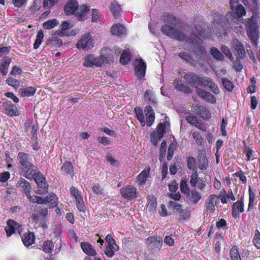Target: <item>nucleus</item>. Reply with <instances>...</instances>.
I'll list each match as a JSON object with an SVG mask.
<instances>
[{
  "instance_id": "nucleus-1",
  "label": "nucleus",
  "mask_w": 260,
  "mask_h": 260,
  "mask_svg": "<svg viewBox=\"0 0 260 260\" xmlns=\"http://www.w3.org/2000/svg\"><path fill=\"white\" fill-rule=\"evenodd\" d=\"M161 20L165 23L161 27V31L164 34L178 41H186L192 44L194 47V54L198 53L196 59H194L189 54L184 52L178 53V55L187 63L193 66L196 65L197 62L201 59V55H204L206 53V50L202 45L201 39L194 33H192L189 38H186L182 31L176 28L178 20L172 14L163 15Z\"/></svg>"
},
{
  "instance_id": "nucleus-2",
  "label": "nucleus",
  "mask_w": 260,
  "mask_h": 260,
  "mask_svg": "<svg viewBox=\"0 0 260 260\" xmlns=\"http://www.w3.org/2000/svg\"><path fill=\"white\" fill-rule=\"evenodd\" d=\"M230 4L232 12H226L225 16L223 13L220 14L215 10L211 12L213 17L211 28L218 37L226 36L230 27L233 30L241 28L243 17L246 14L245 9L239 4V0H230Z\"/></svg>"
},
{
  "instance_id": "nucleus-3",
  "label": "nucleus",
  "mask_w": 260,
  "mask_h": 260,
  "mask_svg": "<svg viewBox=\"0 0 260 260\" xmlns=\"http://www.w3.org/2000/svg\"><path fill=\"white\" fill-rule=\"evenodd\" d=\"M16 187L20 188L25 194L28 200L33 203L37 204H49L50 208L55 207L57 205L58 198L56 194L54 193H50L45 198L37 197L35 195L31 196L30 192L31 190V186L29 182L23 178H20L17 183Z\"/></svg>"
},
{
  "instance_id": "nucleus-4",
  "label": "nucleus",
  "mask_w": 260,
  "mask_h": 260,
  "mask_svg": "<svg viewBox=\"0 0 260 260\" xmlns=\"http://www.w3.org/2000/svg\"><path fill=\"white\" fill-rule=\"evenodd\" d=\"M244 5L253 13L248 22L247 33L252 42L256 44L258 38V25L257 23V11L258 10L257 0H241Z\"/></svg>"
},
{
  "instance_id": "nucleus-5",
  "label": "nucleus",
  "mask_w": 260,
  "mask_h": 260,
  "mask_svg": "<svg viewBox=\"0 0 260 260\" xmlns=\"http://www.w3.org/2000/svg\"><path fill=\"white\" fill-rule=\"evenodd\" d=\"M19 164V170L21 175L30 179L37 171V167L32 163V158L28 153L19 152L17 156Z\"/></svg>"
},
{
  "instance_id": "nucleus-6",
  "label": "nucleus",
  "mask_w": 260,
  "mask_h": 260,
  "mask_svg": "<svg viewBox=\"0 0 260 260\" xmlns=\"http://www.w3.org/2000/svg\"><path fill=\"white\" fill-rule=\"evenodd\" d=\"M104 51H105V50H102L103 52L98 57L92 54L86 56L84 58V66L90 68L101 67L106 62L108 63L111 60L112 57L106 56Z\"/></svg>"
},
{
  "instance_id": "nucleus-7",
  "label": "nucleus",
  "mask_w": 260,
  "mask_h": 260,
  "mask_svg": "<svg viewBox=\"0 0 260 260\" xmlns=\"http://www.w3.org/2000/svg\"><path fill=\"white\" fill-rule=\"evenodd\" d=\"M94 40L89 33L83 35L76 46L78 49L88 50L92 48L94 45Z\"/></svg>"
},
{
  "instance_id": "nucleus-8",
  "label": "nucleus",
  "mask_w": 260,
  "mask_h": 260,
  "mask_svg": "<svg viewBox=\"0 0 260 260\" xmlns=\"http://www.w3.org/2000/svg\"><path fill=\"white\" fill-rule=\"evenodd\" d=\"M168 125H169V123L167 122L159 123L157 126L156 131L151 134V143L153 145L156 146L158 141L163 137L165 129Z\"/></svg>"
},
{
  "instance_id": "nucleus-9",
  "label": "nucleus",
  "mask_w": 260,
  "mask_h": 260,
  "mask_svg": "<svg viewBox=\"0 0 260 260\" xmlns=\"http://www.w3.org/2000/svg\"><path fill=\"white\" fill-rule=\"evenodd\" d=\"M146 64L142 58H137L135 62V73L138 79H142L145 76Z\"/></svg>"
},
{
  "instance_id": "nucleus-10",
  "label": "nucleus",
  "mask_w": 260,
  "mask_h": 260,
  "mask_svg": "<svg viewBox=\"0 0 260 260\" xmlns=\"http://www.w3.org/2000/svg\"><path fill=\"white\" fill-rule=\"evenodd\" d=\"M194 28L198 34L203 38L206 39L210 37L211 31L206 30L205 23L202 20L197 19L194 22Z\"/></svg>"
},
{
  "instance_id": "nucleus-11",
  "label": "nucleus",
  "mask_w": 260,
  "mask_h": 260,
  "mask_svg": "<svg viewBox=\"0 0 260 260\" xmlns=\"http://www.w3.org/2000/svg\"><path fill=\"white\" fill-rule=\"evenodd\" d=\"M2 108L4 113L8 116L14 117L19 114L17 107L11 101L5 102L2 104Z\"/></svg>"
},
{
  "instance_id": "nucleus-12",
  "label": "nucleus",
  "mask_w": 260,
  "mask_h": 260,
  "mask_svg": "<svg viewBox=\"0 0 260 260\" xmlns=\"http://www.w3.org/2000/svg\"><path fill=\"white\" fill-rule=\"evenodd\" d=\"M121 196L128 200H132L137 197L136 188L133 185H128L120 190Z\"/></svg>"
},
{
  "instance_id": "nucleus-13",
  "label": "nucleus",
  "mask_w": 260,
  "mask_h": 260,
  "mask_svg": "<svg viewBox=\"0 0 260 260\" xmlns=\"http://www.w3.org/2000/svg\"><path fill=\"white\" fill-rule=\"evenodd\" d=\"M21 225L12 219H9L7 221V226L5 228V231L8 237L11 236L13 233H20L21 231Z\"/></svg>"
},
{
  "instance_id": "nucleus-14",
  "label": "nucleus",
  "mask_w": 260,
  "mask_h": 260,
  "mask_svg": "<svg viewBox=\"0 0 260 260\" xmlns=\"http://www.w3.org/2000/svg\"><path fill=\"white\" fill-rule=\"evenodd\" d=\"M147 243L149 248L154 250H158L161 247L162 240L160 237H151L147 239Z\"/></svg>"
},
{
  "instance_id": "nucleus-15",
  "label": "nucleus",
  "mask_w": 260,
  "mask_h": 260,
  "mask_svg": "<svg viewBox=\"0 0 260 260\" xmlns=\"http://www.w3.org/2000/svg\"><path fill=\"white\" fill-rule=\"evenodd\" d=\"M183 78L185 80L187 84L193 87L197 88L199 85H200V77L197 74L192 73H187L184 75Z\"/></svg>"
},
{
  "instance_id": "nucleus-16",
  "label": "nucleus",
  "mask_w": 260,
  "mask_h": 260,
  "mask_svg": "<svg viewBox=\"0 0 260 260\" xmlns=\"http://www.w3.org/2000/svg\"><path fill=\"white\" fill-rule=\"evenodd\" d=\"M78 8V3L77 1L70 0L64 6V12L67 15H72L75 13Z\"/></svg>"
},
{
  "instance_id": "nucleus-17",
  "label": "nucleus",
  "mask_w": 260,
  "mask_h": 260,
  "mask_svg": "<svg viewBox=\"0 0 260 260\" xmlns=\"http://www.w3.org/2000/svg\"><path fill=\"white\" fill-rule=\"evenodd\" d=\"M196 91L197 94L206 101L212 104H214L216 103V98L214 95L210 92H207L206 91L200 88H197Z\"/></svg>"
},
{
  "instance_id": "nucleus-18",
  "label": "nucleus",
  "mask_w": 260,
  "mask_h": 260,
  "mask_svg": "<svg viewBox=\"0 0 260 260\" xmlns=\"http://www.w3.org/2000/svg\"><path fill=\"white\" fill-rule=\"evenodd\" d=\"M111 31L113 35L122 37L125 36L126 29L123 25L117 23L111 27Z\"/></svg>"
},
{
  "instance_id": "nucleus-19",
  "label": "nucleus",
  "mask_w": 260,
  "mask_h": 260,
  "mask_svg": "<svg viewBox=\"0 0 260 260\" xmlns=\"http://www.w3.org/2000/svg\"><path fill=\"white\" fill-rule=\"evenodd\" d=\"M145 113L146 117V124L148 126H151L155 119L154 112L150 106H147L145 108Z\"/></svg>"
},
{
  "instance_id": "nucleus-20",
  "label": "nucleus",
  "mask_w": 260,
  "mask_h": 260,
  "mask_svg": "<svg viewBox=\"0 0 260 260\" xmlns=\"http://www.w3.org/2000/svg\"><path fill=\"white\" fill-rule=\"evenodd\" d=\"M219 203L218 196L212 194L210 196L208 201L206 202V207L207 210L214 211L215 210V207Z\"/></svg>"
},
{
  "instance_id": "nucleus-21",
  "label": "nucleus",
  "mask_w": 260,
  "mask_h": 260,
  "mask_svg": "<svg viewBox=\"0 0 260 260\" xmlns=\"http://www.w3.org/2000/svg\"><path fill=\"white\" fill-rule=\"evenodd\" d=\"M89 6L86 5H81L77 10L76 15L79 21L84 20L89 11Z\"/></svg>"
},
{
  "instance_id": "nucleus-22",
  "label": "nucleus",
  "mask_w": 260,
  "mask_h": 260,
  "mask_svg": "<svg viewBox=\"0 0 260 260\" xmlns=\"http://www.w3.org/2000/svg\"><path fill=\"white\" fill-rule=\"evenodd\" d=\"M232 45L235 50L237 51L238 57L240 58H244L245 56V51L242 43L238 40L234 39Z\"/></svg>"
},
{
  "instance_id": "nucleus-23",
  "label": "nucleus",
  "mask_w": 260,
  "mask_h": 260,
  "mask_svg": "<svg viewBox=\"0 0 260 260\" xmlns=\"http://www.w3.org/2000/svg\"><path fill=\"white\" fill-rule=\"evenodd\" d=\"M45 43L51 48H57L62 45V42L61 39L55 36H52L47 40Z\"/></svg>"
},
{
  "instance_id": "nucleus-24",
  "label": "nucleus",
  "mask_w": 260,
  "mask_h": 260,
  "mask_svg": "<svg viewBox=\"0 0 260 260\" xmlns=\"http://www.w3.org/2000/svg\"><path fill=\"white\" fill-rule=\"evenodd\" d=\"M47 212H34L32 215V220L36 223H40L43 226Z\"/></svg>"
},
{
  "instance_id": "nucleus-25",
  "label": "nucleus",
  "mask_w": 260,
  "mask_h": 260,
  "mask_svg": "<svg viewBox=\"0 0 260 260\" xmlns=\"http://www.w3.org/2000/svg\"><path fill=\"white\" fill-rule=\"evenodd\" d=\"M173 85L175 88L178 91L186 93H190L191 92V89L183 84L180 79H176L173 82Z\"/></svg>"
},
{
  "instance_id": "nucleus-26",
  "label": "nucleus",
  "mask_w": 260,
  "mask_h": 260,
  "mask_svg": "<svg viewBox=\"0 0 260 260\" xmlns=\"http://www.w3.org/2000/svg\"><path fill=\"white\" fill-rule=\"evenodd\" d=\"M36 87L27 86L20 88L19 90V93L22 97H30L33 96L36 93Z\"/></svg>"
},
{
  "instance_id": "nucleus-27",
  "label": "nucleus",
  "mask_w": 260,
  "mask_h": 260,
  "mask_svg": "<svg viewBox=\"0 0 260 260\" xmlns=\"http://www.w3.org/2000/svg\"><path fill=\"white\" fill-rule=\"evenodd\" d=\"M23 244L26 247L32 245L35 241V236L32 233L28 232L25 233L21 237Z\"/></svg>"
},
{
  "instance_id": "nucleus-28",
  "label": "nucleus",
  "mask_w": 260,
  "mask_h": 260,
  "mask_svg": "<svg viewBox=\"0 0 260 260\" xmlns=\"http://www.w3.org/2000/svg\"><path fill=\"white\" fill-rule=\"evenodd\" d=\"M196 107L199 110L198 114L202 118L205 120H208L210 118L211 113L206 108L199 104H197Z\"/></svg>"
},
{
  "instance_id": "nucleus-29",
  "label": "nucleus",
  "mask_w": 260,
  "mask_h": 260,
  "mask_svg": "<svg viewBox=\"0 0 260 260\" xmlns=\"http://www.w3.org/2000/svg\"><path fill=\"white\" fill-rule=\"evenodd\" d=\"M11 59L9 57H5L2 60V62L0 64V72L4 76L8 73V68L11 63Z\"/></svg>"
},
{
  "instance_id": "nucleus-30",
  "label": "nucleus",
  "mask_w": 260,
  "mask_h": 260,
  "mask_svg": "<svg viewBox=\"0 0 260 260\" xmlns=\"http://www.w3.org/2000/svg\"><path fill=\"white\" fill-rule=\"evenodd\" d=\"M81 247L83 251L87 254L94 256L96 252L92 246L87 242H83L81 243Z\"/></svg>"
},
{
  "instance_id": "nucleus-31",
  "label": "nucleus",
  "mask_w": 260,
  "mask_h": 260,
  "mask_svg": "<svg viewBox=\"0 0 260 260\" xmlns=\"http://www.w3.org/2000/svg\"><path fill=\"white\" fill-rule=\"evenodd\" d=\"M150 173V168L144 169L138 176L137 182L139 184H144L146 182Z\"/></svg>"
},
{
  "instance_id": "nucleus-32",
  "label": "nucleus",
  "mask_w": 260,
  "mask_h": 260,
  "mask_svg": "<svg viewBox=\"0 0 260 260\" xmlns=\"http://www.w3.org/2000/svg\"><path fill=\"white\" fill-rule=\"evenodd\" d=\"M110 9L115 17H118L121 11L120 6L118 4V2L115 0L111 3Z\"/></svg>"
},
{
  "instance_id": "nucleus-33",
  "label": "nucleus",
  "mask_w": 260,
  "mask_h": 260,
  "mask_svg": "<svg viewBox=\"0 0 260 260\" xmlns=\"http://www.w3.org/2000/svg\"><path fill=\"white\" fill-rule=\"evenodd\" d=\"M134 111L136 114L137 118L141 123V125L144 126L146 124V122L142 109L139 107H136L134 109Z\"/></svg>"
},
{
  "instance_id": "nucleus-34",
  "label": "nucleus",
  "mask_w": 260,
  "mask_h": 260,
  "mask_svg": "<svg viewBox=\"0 0 260 260\" xmlns=\"http://www.w3.org/2000/svg\"><path fill=\"white\" fill-rule=\"evenodd\" d=\"M59 24V21L56 19L48 20L44 22L43 24V27L45 29H50Z\"/></svg>"
},
{
  "instance_id": "nucleus-35",
  "label": "nucleus",
  "mask_w": 260,
  "mask_h": 260,
  "mask_svg": "<svg viewBox=\"0 0 260 260\" xmlns=\"http://www.w3.org/2000/svg\"><path fill=\"white\" fill-rule=\"evenodd\" d=\"M119 249V248L118 245H115L114 246H106L104 253L108 257L111 258L115 254L114 250L118 251Z\"/></svg>"
},
{
  "instance_id": "nucleus-36",
  "label": "nucleus",
  "mask_w": 260,
  "mask_h": 260,
  "mask_svg": "<svg viewBox=\"0 0 260 260\" xmlns=\"http://www.w3.org/2000/svg\"><path fill=\"white\" fill-rule=\"evenodd\" d=\"M44 37V35L43 31L40 30L37 34L36 39L34 44V48L35 49H37L39 47L43 42Z\"/></svg>"
},
{
  "instance_id": "nucleus-37",
  "label": "nucleus",
  "mask_w": 260,
  "mask_h": 260,
  "mask_svg": "<svg viewBox=\"0 0 260 260\" xmlns=\"http://www.w3.org/2000/svg\"><path fill=\"white\" fill-rule=\"evenodd\" d=\"M38 186V189L36 191L37 193L40 194H46L48 192V185L47 182L45 181V182L39 183L37 184Z\"/></svg>"
},
{
  "instance_id": "nucleus-38",
  "label": "nucleus",
  "mask_w": 260,
  "mask_h": 260,
  "mask_svg": "<svg viewBox=\"0 0 260 260\" xmlns=\"http://www.w3.org/2000/svg\"><path fill=\"white\" fill-rule=\"evenodd\" d=\"M244 144V149H243V152L246 154V157H247V161H249L251 160H253L255 158V157H253L251 158V157L253 156V154L254 153V151L253 149L248 147L245 141L243 142Z\"/></svg>"
},
{
  "instance_id": "nucleus-39",
  "label": "nucleus",
  "mask_w": 260,
  "mask_h": 260,
  "mask_svg": "<svg viewBox=\"0 0 260 260\" xmlns=\"http://www.w3.org/2000/svg\"><path fill=\"white\" fill-rule=\"evenodd\" d=\"M61 170L70 175L74 174V168L71 162H65L61 167Z\"/></svg>"
},
{
  "instance_id": "nucleus-40",
  "label": "nucleus",
  "mask_w": 260,
  "mask_h": 260,
  "mask_svg": "<svg viewBox=\"0 0 260 260\" xmlns=\"http://www.w3.org/2000/svg\"><path fill=\"white\" fill-rule=\"evenodd\" d=\"M230 256L232 260H241V255L238 252V248L233 246L230 250Z\"/></svg>"
},
{
  "instance_id": "nucleus-41",
  "label": "nucleus",
  "mask_w": 260,
  "mask_h": 260,
  "mask_svg": "<svg viewBox=\"0 0 260 260\" xmlns=\"http://www.w3.org/2000/svg\"><path fill=\"white\" fill-rule=\"evenodd\" d=\"M54 247L53 243L50 240L45 241L43 245V250L46 253H51Z\"/></svg>"
},
{
  "instance_id": "nucleus-42",
  "label": "nucleus",
  "mask_w": 260,
  "mask_h": 260,
  "mask_svg": "<svg viewBox=\"0 0 260 260\" xmlns=\"http://www.w3.org/2000/svg\"><path fill=\"white\" fill-rule=\"evenodd\" d=\"M31 179H33L36 184L39 183H43L46 181L45 177L40 172H37V171L35 172V173L32 175V177Z\"/></svg>"
},
{
  "instance_id": "nucleus-43",
  "label": "nucleus",
  "mask_w": 260,
  "mask_h": 260,
  "mask_svg": "<svg viewBox=\"0 0 260 260\" xmlns=\"http://www.w3.org/2000/svg\"><path fill=\"white\" fill-rule=\"evenodd\" d=\"M249 204L247 211L253 208L255 201V193L252 191L250 186H249Z\"/></svg>"
},
{
  "instance_id": "nucleus-44",
  "label": "nucleus",
  "mask_w": 260,
  "mask_h": 260,
  "mask_svg": "<svg viewBox=\"0 0 260 260\" xmlns=\"http://www.w3.org/2000/svg\"><path fill=\"white\" fill-rule=\"evenodd\" d=\"M210 53L213 57L219 60L224 59V55L216 48L213 47L210 50Z\"/></svg>"
},
{
  "instance_id": "nucleus-45",
  "label": "nucleus",
  "mask_w": 260,
  "mask_h": 260,
  "mask_svg": "<svg viewBox=\"0 0 260 260\" xmlns=\"http://www.w3.org/2000/svg\"><path fill=\"white\" fill-rule=\"evenodd\" d=\"M177 148V143L172 142L169 146L168 150L167 158L168 160H171L173 157L174 152Z\"/></svg>"
},
{
  "instance_id": "nucleus-46",
  "label": "nucleus",
  "mask_w": 260,
  "mask_h": 260,
  "mask_svg": "<svg viewBox=\"0 0 260 260\" xmlns=\"http://www.w3.org/2000/svg\"><path fill=\"white\" fill-rule=\"evenodd\" d=\"M201 199V195L197 191H192L190 195L189 200L194 204H197Z\"/></svg>"
},
{
  "instance_id": "nucleus-47",
  "label": "nucleus",
  "mask_w": 260,
  "mask_h": 260,
  "mask_svg": "<svg viewBox=\"0 0 260 260\" xmlns=\"http://www.w3.org/2000/svg\"><path fill=\"white\" fill-rule=\"evenodd\" d=\"M187 167L193 171H197V160L193 157H189L187 159Z\"/></svg>"
},
{
  "instance_id": "nucleus-48",
  "label": "nucleus",
  "mask_w": 260,
  "mask_h": 260,
  "mask_svg": "<svg viewBox=\"0 0 260 260\" xmlns=\"http://www.w3.org/2000/svg\"><path fill=\"white\" fill-rule=\"evenodd\" d=\"M221 81L224 88L228 91H232L234 88L233 83L227 78H222Z\"/></svg>"
},
{
  "instance_id": "nucleus-49",
  "label": "nucleus",
  "mask_w": 260,
  "mask_h": 260,
  "mask_svg": "<svg viewBox=\"0 0 260 260\" xmlns=\"http://www.w3.org/2000/svg\"><path fill=\"white\" fill-rule=\"evenodd\" d=\"M180 190L181 192L186 194L187 196L190 195L189 188L187 186V181L186 180H182L180 183Z\"/></svg>"
},
{
  "instance_id": "nucleus-50",
  "label": "nucleus",
  "mask_w": 260,
  "mask_h": 260,
  "mask_svg": "<svg viewBox=\"0 0 260 260\" xmlns=\"http://www.w3.org/2000/svg\"><path fill=\"white\" fill-rule=\"evenodd\" d=\"M131 58V54L126 51H124L120 57V62L123 64H127Z\"/></svg>"
},
{
  "instance_id": "nucleus-51",
  "label": "nucleus",
  "mask_w": 260,
  "mask_h": 260,
  "mask_svg": "<svg viewBox=\"0 0 260 260\" xmlns=\"http://www.w3.org/2000/svg\"><path fill=\"white\" fill-rule=\"evenodd\" d=\"M106 160L113 167H118L120 165L119 161L116 159L111 154H107Z\"/></svg>"
},
{
  "instance_id": "nucleus-52",
  "label": "nucleus",
  "mask_w": 260,
  "mask_h": 260,
  "mask_svg": "<svg viewBox=\"0 0 260 260\" xmlns=\"http://www.w3.org/2000/svg\"><path fill=\"white\" fill-rule=\"evenodd\" d=\"M208 162L206 157L204 156L199 158V167L202 170H206L208 168Z\"/></svg>"
},
{
  "instance_id": "nucleus-53",
  "label": "nucleus",
  "mask_w": 260,
  "mask_h": 260,
  "mask_svg": "<svg viewBox=\"0 0 260 260\" xmlns=\"http://www.w3.org/2000/svg\"><path fill=\"white\" fill-rule=\"evenodd\" d=\"M156 207V199L154 197H149L147 208L149 211H153L155 210Z\"/></svg>"
},
{
  "instance_id": "nucleus-54",
  "label": "nucleus",
  "mask_w": 260,
  "mask_h": 260,
  "mask_svg": "<svg viewBox=\"0 0 260 260\" xmlns=\"http://www.w3.org/2000/svg\"><path fill=\"white\" fill-rule=\"evenodd\" d=\"M166 149H167V143L165 141H163L161 142L160 149H159V160L161 162L162 160V159L165 157L166 152Z\"/></svg>"
},
{
  "instance_id": "nucleus-55",
  "label": "nucleus",
  "mask_w": 260,
  "mask_h": 260,
  "mask_svg": "<svg viewBox=\"0 0 260 260\" xmlns=\"http://www.w3.org/2000/svg\"><path fill=\"white\" fill-rule=\"evenodd\" d=\"M200 85H199V86L203 87H209L213 82L212 80L208 77H200Z\"/></svg>"
},
{
  "instance_id": "nucleus-56",
  "label": "nucleus",
  "mask_w": 260,
  "mask_h": 260,
  "mask_svg": "<svg viewBox=\"0 0 260 260\" xmlns=\"http://www.w3.org/2000/svg\"><path fill=\"white\" fill-rule=\"evenodd\" d=\"M61 31L60 32V36H63L64 35L63 31L67 29H70L73 27V25L68 21L63 22L61 24Z\"/></svg>"
},
{
  "instance_id": "nucleus-57",
  "label": "nucleus",
  "mask_w": 260,
  "mask_h": 260,
  "mask_svg": "<svg viewBox=\"0 0 260 260\" xmlns=\"http://www.w3.org/2000/svg\"><path fill=\"white\" fill-rule=\"evenodd\" d=\"M232 211H244V204L242 201H237L233 205Z\"/></svg>"
},
{
  "instance_id": "nucleus-58",
  "label": "nucleus",
  "mask_w": 260,
  "mask_h": 260,
  "mask_svg": "<svg viewBox=\"0 0 260 260\" xmlns=\"http://www.w3.org/2000/svg\"><path fill=\"white\" fill-rule=\"evenodd\" d=\"M253 243L257 249H260V232L257 230L255 231Z\"/></svg>"
},
{
  "instance_id": "nucleus-59",
  "label": "nucleus",
  "mask_w": 260,
  "mask_h": 260,
  "mask_svg": "<svg viewBox=\"0 0 260 260\" xmlns=\"http://www.w3.org/2000/svg\"><path fill=\"white\" fill-rule=\"evenodd\" d=\"M200 178L198 177L197 171H193L190 180L191 185L193 187L196 186L197 184V182L200 181Z\"/></svg>"
},
{
  "instance_id": "nucleus-60",
  "label": "nucleus",
  "mask_w": 260,
  "mask_h": 260,
  "mask_svg": "<svg viewBox=\"0 0 260 260\" xmlns=\"http://www.w3.org/2000/svg\"><path fill=\"white\" fill-rule=\"evenodd\" d=\"M92 191L97 195H103L105 191L103 188L98 184H95L92 187Z\"/></svg>"
},
{
  "instance_id": "nucleus-61",
  "label": "nucleus",
  "mask_w": 260,
  "mask_h": 260,
  "mask_svg": "<svg viewBox=\"0 0 260 260\" xmlns=\"http://www.w3.org/2000/svg\"><path fill=\"white\" fill-rule=\"evenodd\" d=\"M41 1L40 0H35L33 2L32 5L30 8V11L31 13H35L41 8L40 6Z\"/></svg>"
},
{
  "instance_id": "nucleus-62",
  "label": "nucleus",
  "mask_w": 260,
  "mask_h": 260,
  "mask_svg": "<svg viewBox=\"0 0 260 260\" xmlns=\"http://www.w3.org/2000/svg\"><path fill=\"white\" fill-rule=\"evenodd\" d=\"M76 206L79 211H84V204L82 197L75 199Z\"/></svg>"
},
{
  "instance_id": "nucleus-63",
  "label": "nucleus",
  "mask_w": 260,
  "mask_h": 260,
  "mask_svg": "<svg viewBox=\"0 0 260 260\" xmlns=\"http://www.w3.org/2000/svg\"><path fill=\"white\" fill-rule=\"evenodd\" d=\"M186 121L192 125L195 126L199 122L198 118L192 115H189L186 117Z\"/></svg>"
},
{
  "instance_id": "nucleus-64",
  "label": "nucleus",
  "mask_w": 260,
  "mask_h": 260,
  "mask_svg": "<svg viewBox=\"0 0 260 260\" xmlns=\"http://www.w3.org/2000/svg\"><path fill=\"white\" fill-rule=\"evenodd\" d=\"M6 83L10 86H12L13 87H18L19 86V81L14 78H8L6 80Z\"/></svg>"
}]
</instances>
